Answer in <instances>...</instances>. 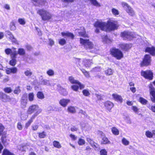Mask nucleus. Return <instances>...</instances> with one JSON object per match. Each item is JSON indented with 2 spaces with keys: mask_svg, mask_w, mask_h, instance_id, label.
Instances as JSON below:
<instances>
[{
  "mask_svg": "<svg viewBox=\"0 0 155 155\" xmlns=\"http://www.w3.org/2000/svg\"><path fill=\"white\" fill-rule=\"evenodd\" d=\"M111 131L113 134L115 135H117L119 134V131L116 127H113L111 129Z\"/></svg>",
  "mask_w": 155,
  "mask_h": 155,
  "instance_id": "29",
  "label": "nucleus"
},
{
  "mask_svg": "<svg viewBox=\"0 0 155 155\" xmlns=\"http://www.w3.org/2000/svg\"><path fill=\"white\" fill-rule=\"evenodd\" d=\"M83 63L84 65L86 67H89L92 64L91 60L84 59L83 61Z\"/></svg>",
  "mask_w": 155,
  "mask_h": 155,
  "instance_id": "25",
  "label": "nucleus"
},
{
  "mask_svg": "<svg viewBox=\"0 0 155 155\" xmlns=\"http://www.w3.org/2000/svg\"><path fill=\"white\" fill-rule=\"evenodd\" d=\"M80 44L87 50L92 49L94 47L93 44L89 41V39H85L80 38Z\"/></svg>",
  "mask_w": 155,
  "mask_h": 155,
  "instance_id": "6",
  "label": "nucleus"
},
{
  "mask_svg": "<svg viewBox=\"0 0 155 155\" xmlns=\"http://www.w3.org/2000/svg\"><path fill=\"white\" fill-rule=\"evenodd\" d=\"M59 92L61 94L64 96L67 95L68 94V92L66 90L63 88H62V89L60 90Z\"/></svg>",
  "mask_w": 155,
  "mask_h": 155,
  "instance_id": "31",
  "label": "nucleus"
},
{
  "mask_svg": "<svg viewBox=\"0 0 155 155\" xmlns=\"http://www.w3.org/2000/svg\"><path fill=\"white\" fill-rule=\"evenodd\" d=\"M27 94H24L23 95L21 100V105L25 107L27 102Z\"/></svg>",
  "mask_w": 155,
  "mask_h": 155,
  "instance_id": "19",
  "label": "nucleus"
},
{
  "mask_svg": "<svg viewBox=\"0 0 155 155\" xmlns=\"http://www.w3.org/2000/svg\"><path fill=\"white\" fill-rule=\"evenodd\" d=\"M20 55H24L25 54V51L22 48H19L18 50L17 54Z\"/></svg>",
  "mask_w": 155,
  "mask_h": 155,
  "instance_id": "33",
  "label": "nucleus"
},
{
  "mask_svg": "<svg viewBox=\"0 0 155 155\" xmlns=\"http://www.w3.org/2000/svg\"><path fill=\"white\" fill-rule=\"evenodd\" d=\"M114 99L116 101H119L120 102L122 101V98L121 96L117 94H114L112 95Z\"/></svg>",
  "mask_w": 155,
  "mask_h": 155,
  "instance_id": "22",
  "label": "nucleus"
},
{
  "mask_svg": "<svg viewBox=\"0 0 155 155\" xmlns=\"http://www.w3.org/2000/svg\"><path fill=\"white\" fill-rule=\"evenodd\" d=\"M36 116L37 115L36 114L32 115L30 119L28 120V122L31 124Z\"/></svg>",
  "mask_w": 155,
  "mask_h": 155,
  "instance_id": "57",
  "label": "nucleus"
},
{
  "mask_svg": "<svg viewBox=\"0 0 155 155\" xmlns=\"http://www.w3.org/2000/svg\"><path fill=\"white\" fill-rule=\"evenodd\" d=\"M17 128L19 130H21L22 129V123L21 122H18L17 124Z\"/></svg>",
  "mask_w": 155,
  "mask_h": 155,
  "instance_id": "60",
  "label": "nucleus"
},
{
  "mask_svg": "<svg viewBox=\"0 0 155 155\" xmlns=\"http://www.w3.org/2000/svg\"><path fill=\"white\" fill-rule=\"evenodd\" d=\"M121 5L129 15L131 16L135 15V13L134 11L127 3L125 2H122Z\"/></svg>",
  "mask_w": 155,
  "mask_h": 155,
  "instance_id": "7",
  "label": "nucleus"
},
{
  "mask_svg": "<svg viewBox=\"0 0 155 155\" xmlns=\"http://www.w3.org/2000/svg\"><path fill=\"white\" fill-rule=\"evenodd\" d=\"M67 110L68 112L71 113H75L76 112L75 107L72 106H69Z\"/></svg>",
  "mask_w": 155,
  "mask_h": 155,
  "instance_id": "26",
  "label": "nucleus"
},
{
  "mask_svg": "<svg viewBox=\"0 0 155 155\" xmlns=\"http://www.w3.org/2000/svg\"><path fill=\"white\" fill-rule=\"evenodd\" d=\"M34 2L37 3L40 5H42L45 4V1L43 0L42 1L40 2H39V0H32Z\"/></svg>",
  "mask_w": 155,
  "mask_h": 155,
  "instance_id": "55",
  "label": "nucleus"
},
{
  "mask_svg": "<svg viewBox=\"0 0 155 155\" xmlns=\"http://www.w3.org/2000/svg\"><path fill=\"white\" fill-rule=\"evenodd\" d=\"M141 73V75L146 79L152 80L153 78V74L150 70L146 71H142Z\"/></svg>",
  "mask_w": 155,
  "mask_h": 155,
  "instance_id": "10",
  "label": "nucleus"
},
{
  "mask_svg": "<svg viewBox=\"0 0 155 155\" xmlns=\"http://www.w3.org/2000/svg\"><path fill=\"white\" fill-rule=\"evenodd\" d=\"M68 80L72 84H76L79 85L80 89H82L84 88V85L81 84L78 81L75 79L72 76H70L68 77Z\"/></svg>",
  "mask_w": 155,
  "mask_h": 155,
  "instance_id": "12",
  "label": "nucleus"
},
{
  "mask_svg": "<svg viewBox=\"0 0 155 155\" xmlns=\"http://www.w3.org/2000/svg\"><path fill=\"white\" fill-rule=\"evenodd\" d=\"M36 116L37 115L36 114L32 115L30 119L28 120V122L31 124Z\"/></svg>",
  "mask_w": 155,
  "mask_h": 155,
  "instance_id": "58",
  "label": "nucleus"
},
{
  "mask_svg": "<svg viewBox=\"0 0 155 155\" xmlns=\"http://www.w3.org/2000/svg\"><path fill=\"white\" fill-rule=\"evenodd\" d=\"M146 52L149 53L153 56H155V47L152 46L151 47H147L145 49Z\"/></svg>",
  "mask_w": 155,
  "mask_h": 155,
  "instance_id": "17",
  "label": "nucleus"
},
{
  "mask_svg": "<svg viewBox=\"0 0 155 155\" xmlns=\"http://www.w3.org/2000/svg\"><path fill=\"white\" fill-rule=\"evenodd\" d=\"M87 141L93 147H94L96 148L97 147V144L95 143L93 140H92L91 139L89 138H87Z\"/></svg>",
  "mask_w": 155,
  "mask_h": 155,
  "instance_id": "27",
  "label": "nucleus"
},
{
  "mask_svg": "<svg viewBox=\"0 0 155 155\" xmlns=\"http://www.w3.org/2000/svg\"><path fill=\"white\" fill-rule=\"evenodd\" d=\"M94 26L97 28H100L102 30L110 31L117 29L119 25L117 21L111 18L108 20L107 23L97 21L95 23Z\"/></svg>",
  "mask_w": 155,
  "mask_h": 155,
  "instance_id": "1",
  "label": "nucleus"
},
{
  "mask_svg": "<svg viewBox=\"0 0 155 155\" xmlns=\"http://www.w3.org/2000/svg\"><path fill=\"white\" fill-rule=\"evenodd\" d=\"M81 29L82 30V31H79L78 32L79 36H82L84 38L88 37V35L86 34L85 29L84 27L81 28Z\"/></svg>",
  "mask_w": 155,
  "mask_h": 155,
  "instance_id": "24",
  "label": "nucleus"
},
{
  "mask_svg": "<svg viewBox=\"0 0 155 155\" xmlns=\"http://www.w3.org/2000/svg\"><path fill=\"white\" fill-rule=\"evenodd\" d=\"M147 106L152 111L155 112V105H151L150 104H148Z\"/></svg>",
  "mask_w": 155,
  "mask_h": 155,
  "instance_id": "38",
  "label": "nucleus"
},
{
  "mask_svg": "<svg viewBox=\"0 0 155 155\" xmlns=\"http://www.w3.org/2000/svg\"><path fill=\"white\" fill-rule=\"evenodd\" d=\"M40 83L41 85L50 86H54L55 84L54 83L51 84L49 81L46 79L42 80L40 82Z\"/></svg>",
  "mask_w": 155,
  "mask_h": 155,
  "instance_id": "21",
  "label": "nucleus"
},
{
  "mask_svg": "<svg viewBox=\"0 0 155 155\" xmlns=\"http://www.w3.org/2000/svg\"><path fill=\"white\" fill-rule=\"evenodd\" d=\"M18 21L20 24L21 25H24L25 24L26 21L24 18H20L18 19Z\"/></svg>",
  "mask_w": 155,
  "mask_h": 155,
  "instance_id": "42",
  "label": "nucleus"
},
{
  "mask_svg": "<svg viewBox=\"0 0 155 155\" xmlns=\"http://www.w3.org/2000/svg\"><path fill=\"white\" fill-rule=\"evenodd\" d=\"M111 12L113 15L115 16H117L119 14V12L118 10L115 8H112Z\"/></svg>",
  "mask_w": 155,
  "mask_h": 155,
  "instance_id": "35",
  "label": "nucleus"
},
{
  "mask_svg": "<svg viewBox=\"0 0 155 155\" xmlns=\"http://www.w3.org/2000/svg\"><path fill=\"white\" fill-rule=\"evenodd\" d=\"M120 48L123 50L127 51L132 47L131 44H121L120 45Z\"/></svg>",
  "mask_w": 155,
  "mask_h": 155,
  "instance_id": "15",
  "label": "nucleus"
},
{
  "mask_svg": "<svg viewBox=\"0 0 155 155\" xmlns=\"http://www.w3.org/2000/svg\"><path fill=\"white\" fill-rule=\"evenodd\" d=\"M61 34L63 36H66L72 39H73L74 37L73 33L68 31L62 32Z\"/></svg>",
  "mask_w": 155,
  "mask_h": 155,
  "instance_id": "20",
  "label": "nucleus"
},
{
  "mask_svg": "<svg viewBox=\"0 0 155 155\" xmlns=\"http://www.w3.org/2000/svg\"><path fill=\"white\" fill-rule=\"evenodd\" d=\"M145 135L147 137L150 138H152L153 137V133L149 131H147L146 132Z\"/></svg>",
  "mask_w": 155,
  "mask_h": 155,
  "instance_id": "46",
  "label": "nucleus"
},
{
  "mask_svg": "<svg viewBox=\"0 0 155 155\" xmlns=\"http://www.w3.org/2000/svg\"><path fill=\"white\" fill-rule=\"evenodd\" d=\"M69 99H62L59 101V104L64 107H66L68 104L70 102Z\"/></svg>",
  "mask_w": 155,
  "mask_h": 155,
  "instance_id": "18",
  "label": "nucleus"
},
{
  "mask_svg": "<svg viewBox=\"0 0 155 155\" xmlns=\"http://www.w3.org/2000/svg\"><path fill=\"white\" fill-rule=\"evenodd\" d=\"M6 73L7 74H9L11 73V68H8L6 69Z\"/></svg>",
  "mask_w": 155,
  "mask_h": 155,
  "instance_id": "64",
  "label": "nucleus"
},
{
  "mask_svg": "<svg viewBox=\"0 0 155 155\" xmlns=\"http://www.w3.org/2000/svg\"><path fill=\"white\" fill-rule=\"evenodd\" d=\"M139 101L142 104L145 105L147 103V101L144 98L140 97L139 99Z\"/></svg>",
  "mask_w": 155,
  "mask_h": 155,
  "instance_id": "44",
  "label": "nucleus"
},
{
  "mask_svg": "<svg viewBox=\"0 0 155 155\" xmlns=\"http://www.w3.org/2000/svg\"><path fill=\"white\" fill-rule=\"evenodd\" d=\"M4 129V127L2 124L0 123V136L2 134L1 141L4 145L6 146L8 144V143L7 141L6 135L5 134H2Z\"/></svg>",
  "mask_w": 155,
  "mask_h": 155,
  "instance_id": "9",
  "label": "nucleus"
},
{
  "mask_svg": "<svg viewBox=\"0 0 155 155\" xmlns=\"http://www.w3.org/2000/svg\"><path fill=\"white\" fill-rule=\"evenodd\" d=\"M12 60L9 61V64L12 66H15L16 64V61L15 58H11Z\"/></svg>",
  "mask_w": 155,
  "mask_h": 155,
  "instance_id": "34",
  "label": "nucleus"
},
{
  "mask_svg": "<svg viewBox=\"0 0 155 155\" xmlns=\"http://www.w3.org/2000/svg\"><path fill=\"white\" fill-rule=\"evenodd\" d=\"M90 2L94 5L96 7H100L101 5L96 0H90Z\"/></svg>",
  "mask_w": 155,
  "mask_h": 155,
  "instance_id": "32",
  "label": "nucleus"
},
{
  "mask_svg": "<svg viewBox=\"0 0 155 155\" xmlns=\"http://www.w3.org/2000/svg\"><path fill=\"white\" fill-rule=\"evenodd\" d=\"M110 51L111 55L117 60H120L123 57V53L118 49L113 48L110 49Z\"/></svg>",
  "mask_w": 155,
  "mask_h": 155,
  "instance_id": "4",
  "label": "nucleus"
},
{
  "mask_svg": "<svg viewBox=\"0 0 155 155\" xmlns=\"http://www.w3.org/2000/svg\"><path fill=\"white\" fill-rule=\"evenodd\" d=\"M3 90L4 92L7 93H11L12 90L11 87H6L4 88Z\"/></svg>",
  "mask_w": 155,
  "mask_h": 155,
  "instance_id": "41",
  "label": "nucleus"
},
{
  "mask_svg": "<svg viewBox=\"0 0 155 155\" xmlns=\"http://www.w3.org/2000/svg\"><path fill=\"white\" fill-rule=\"evenodd\" d=\"M101 155H107V152L105 149L101 150L100 151Z\"/></svg>",
  "mask_w": 155,
  "mask_h": 155,
  "instance_id": "56",
  "label": "nucleus"
},
{
  "mask_svg": "<svg viewBox=\"0 0 155 155\" xmlns=\"http://www.w3.org/2000/svg\"><path fill=\"white\" fill-rule=\"evenodd\" d=\"M102 40L104 42L107 43L109 40L107 35H105L102 38Z\"/></svg>",
  "mask_w": 155,
  "mask_h": 155,
  "instance_id": "62",
  "label": "nucleus"
},
{
  "mask_svg": "<svg viewBox=\"0 0 155 155\" xmlns=\"http://www.w3.org/2000/svg\"><path fill=\"white\" fill-rule=\"evenodd\" d=\"M46 135L45 133L44 132H43L39 133V137L40 138H44L45 137Z\"/></svg>",
  "mask_w": 155,
  "mask_h": 155,
  "instance_id": "59",
  "label": "nucleus"
},
{
  "mask_svg": "<svg viewBox=\"0 0 155 155\" xmlns=\"http://www.w3.org/2000/svg\"><path fill=\"white\" fill-rule=\"evenodd\" d=\"M71 87L72 89L75 91H77L78 90L79 86L77 84L76 85H74L71 86Z\"/></svg>",
  "mask_w": 155,
  "mask_h": 155,
  "instance_id": "53",
  "label": "nucleus"
},
{
  "mask_svg": "<svg viewBox=\"0 0 155 155\" xmlns=\"http://www.w3.org/2000/svg\"><path fill=\"white\" fill-rule=\"evenodd\" d=\"M49 44L51 46L53 45L54 44V41L51 38H49Z\"/></svg>",
  "mask_w": 155,
  "mask_h": 155,
  "instance_id": "63",
  "label": "nucleus"
},
{
  "mask_svg": "<svg viewBox=\"0 0 155 155\" xmlns=\"http://www.w3.org/2000/svg\"><path fill=\"white\" fill-rule=\"evenodd\" d=\"M151 57L149 55L146 54L145 55L142 62L141 63V66H147L150 64Z\"/></svg>",
  "mask_w": 155,
  "mask_h": 155,
  "instance_id": "11",
  "label": "nucleus"
},
{
  "mask_svg": "<svg viewBox=\"0 0 155 155\" xmlns=\"http://www.w3.org/2000/svg\"><path fill=\"white\" fill-rule=\"evenodd\" d=\"M10 29L11 30L14 31L15 30L16 27L14 22H12L10 24Z\"/></svg>",
  "mask_w": 155,
  "mask_h": 155,
  "instance_id": "52",
  "label": "nucleus"
},
{
  "mask_svg": "<svg viewBox=\"0 0 155 155\" xmlns=\"http://www.w3.org/2000/svg\"><path fill=\"white\" fill-rule=\"evenodd\" d=\"M11 73L13 74L16 73L17 72L18 70L16 67H13L11 68Z\"/></svg>",
  "mask_w": 155,
  "mask_h": 155,
  "instance_id": "61",
  "label": "nucleus"
},
{
  "mask_svg": "<svg viewBox=\"0 0 155 155\" xmlns=\"http://www.w3.org/2000/svg\"><path fill=\"white\" fill-rule=\"evenodd\" d=\"M105 73L107 75H110L113 74V71L111 69L109 68L105 71Z\"/></svg>",
  "mask_w": 155,
  "mask_h": 155,
  "instance_id": "48",
  "label": "nucleus"
},
{
  "mask_svg": "<svg viewBox=\"0 0 155 155\" xmlns=\"http://www.w3.org/2000/svg\"><path fill=\"white\" fill-rule=\"evenodd\" d=\"M66 43V41L64 39L62 38L59 40V43L61 45H63Z\"/></svg>",
  "mask_w": 155,
  "mask_h": 155,
  "instance_id": "49",
  "label": "nucleus"
},
{
  "mask_svg": "<svg viewBox=\"0 0 155 155\" xmlns=\"http://www.w3.org/2000/svg\"><path fill=\"white\" fill-rule=\"evenodd\" d=\"M121 35L124 40H130L133 38H136L137 35L134 32L124 31L121 33Z\"/></svg>",
  "mask_w": 155,
  "mask_h": 155,
  "instance_id": "5",
  "label": "nucleus"
},
{
  "mask_svg": "<svg viewBox=\"0 0 155 155\" xmlns=\"http://www.w3.org/2000/svg\"><path fill=\"white\" fill-rule=\"evenodd\" d=\"M37 97L39 99H42L44 98V96L42 92L39 91L38 92L37 94Z\"/></svg>",
  "mask_w": 155,
  "mask_h": 155,
  "instance_id": "37",
  "label": "nucleus"
},
{
  "mask_svg": "<svg viewBox=\"0 0 155 155\" xmlns=\"http://www.w3.org/2000/svg\"><path fill=\"white\" fill-rule=\"evenodd\" d=\"M53 145L54 147L59 149L61 147V146L59 142L57 141H54L53 142Z\"/></svg>",
  "mask_w": 155,
  "mask_h": 155,
  "instance_id": "30",
  "label": "nucleus"
},
{
  "mask_svg": "<svg viewBox=\"0 0 155 155\" xmlns=\"http://www.w3.org/2000/svg\"><path fill=\"white\" fill-rule=\"evenodd\" d=\"M2 155H15L12 153H11L8 150L5 149L4 150Z\"/></svg>",
  "mask_w": 155,
  "mask_h": 155,
  "instance_id": "39",
  "label": "nucleus"
},
{
  "mask_svg": "<svg viewBox=\"0 0 155 155\" xmlns=\"http://www.w3.org/2000/svg\"><path fill=\"white\" fill-rule=\"evenodd\" d=\"M28 99L30 101H32L34 100V94L33 93H30L28 95Z\"/></svg>",
  "mask_w": 155,
  "mask_h": 155,
  "instance_id": "47",
  "label": "nucleus"
},
{
  "mask_svg": "<svg viewBox=\"0 0 155 155\" xmlns=\"http://www.w3.org/2000/svg\"><path fill=\"white\" fill-rule=\"evenodd\" d=\"M78 143L80 146H82L84 145L85 143V140L81 138H79L78 141Z\"/></svg>",
  "mask_w": 155,
  "mask_h": 155,
  "instance_id": "36",
  "label": "nucleus"
},
{
  "mask_svg": "<svg viewBox=\"0 0 155 155\" xmlns=\"http://www.w3.org/2000/svg\"><path fill=\"white\" fill-rule=\"evenodd\" d=\"M131 109L135 113L137 114H138L139 113V109L136 106H132Z\"/></svg>",
  "mask_w": 155,
  "mask_h": 155,
  "instance_id": "51",
  "label": "nucleus"
},
{
  "mask_svg": "<svg viewBox=\"0 0 155 155\" xmlns=\"http://www.w3.org/2000/svg\"><path fill=\"white\" fill-rule=\"evenodd\" d=\"M150 94L152 96L151 97L152 101L155 103V89L154 88H151Z\"/></svg>",
  "mask_w": 155,
  "mask_h": 155,
  "instance_id": "23",
  "label": "nucleus"
},
{
  "mask_svg": "<svg viewBox=\"0 0 155 155\" xmlns=\"http://www.w3.org/2000/svg\"><path fill=\"white\" fill-rule=\"evenodd\" d=\"M82 92L83 95L85 96L88 97L90 95L89 91L87 89L84 90Z\"/></svg>",
  "mask_w": 155,
  "mask_h": 155,
  "instance_id": "40",
  "label": "nucleus"
},
{
  "mask_svg": "<svg viewBox=\"0 0 155 155\" xmlns=\"http://www.w3.org/2000/svg\"><path fill=\"white\" fill-rule=\"evenodd\" d=\"M24 74L26 76L29 77L32 74V73L30 70H27L25 71Z\"/></svg>",
  "mask_w": 155,
  "mask_h": 155,
  "instance_id": "45",
  "label": "nucleus"
},
{
  "mask_svg": "<svg viewBox=\"0 0 155 155\" xmlns=\"http://www.w3.org/2000/svg\"><path fill=\"white\" fill-rule=\"evenodd\" d=\"M47 74L48 75L51 76H53L54 74V71L51 69H49L48 71H47Z\"/></svg>",
  "mask_w": 155,
  "mask_h": 155,
  "instance_id": "43",
  "label": "nucleus"
},
{
  "mask_svg": "<svg viewBox=\"0 0 155 155\" xmlns=\"http://www.w3.org/2000/svg\"><path fill=\"white\" fill-rule=\"evenodd\" d=\"M21 92V90L20 89V87L18 86L15 87V89L14 90V93L15 94H18Z\"/></svg>",
  "mask_w": 155,
  "mask_h": 155,
  "instance_id": "50",
  "label": "nucleus"
},
{
  "mask_svg": "<svg viewBox=\"0 0 155 155\" xmlns=\"http://www.w3.org/2000/svg\"><path fill=\"white\" fill-rule=\"evenodd\" d=\"M100 134L101 136L102 141L101 143L103 144H106L108 143H110V142L108 139L105 136L104 134L102 132H100Z\"/></svg>",
  "mask_w": 155,
  "mask_h": 155,
  "instance_id": "14",
  "label": "nucleus"
},
{
  "mask_svg": "<svg viewBox=\"0 0 155 155\" xmlns=\"http://www.w3.org/2000/svg\"><path fill=\"white\" fill-rule=\"evenodd\" d=\"M42 111L41 109L37 105L34 104L30 106L27 110L28 114H31L34 113L33 115L36 114L38 116Z\"/></svg>",
  "mask_w": 155,
  "mask_h": 155,
  "instance_id": "3",
  "label": "nucleus"
},
{
  "mask_svg": "<svg viewBox=\"0 0 155 155\" xmlns=\"http://www.w3.org/2000/svg\"><path fill=\"white\" fill-rule=\"evenodd\" d=\"M104 106L107 110L109 112L111 111V109L113 107L114 104L111 102L109 101H106L104 103Z\"/></svg>",
  "mask_w": 155,
  "mask_h": 155,
  "instance_id": "13",
  "label": "nucleus"
},
{
  "mask_svg": "<svg viewBox=\"0 0 155 155\" xmlns=\"http://www.w3.org/2000/svg\"><path fill=\"white\" fill-rule=\"evenodd\" d=\"M5 51L7 54L10 55L11 58H15L17 54L16 48L14 47H12V49L9 48H6L5 50Z\"/></svg>",
  "mask_w": 155,
  "mask_h": 155,
  "instance_id": "8",
  "label": "nucleus"
},
{
  "mask_svg": "<svg viewBox=\"0 0 155 155\" xmlns=\"http://www.w3.org/2000/svg\"><path fill=\"white\" fill-rule=\"evenodd\" d=\"M8 37L12 40L13 42L15 43L16 44L18 45L19 44L18 41L14 38V36L12 34L9 36H8Z\"/></svg>",
  "mask_w": 155,
  "mask_h": 155,
  "instance_id": "28",
  "label": "nucleus"
},
{
  "mask_svg": "<svg viewBox=\"0 0 155 155\" xmlns=\"http://www.w3.org/2000/svg\"><path fill=\"white\" fill-rule=\"evenodd\" d=\"M123 144L125 145H127L129 144V142L125 138H123L122 140Z\"/></svg>",
  "mask_w": 155,
  "mask_h": 155,
  "instance_id": "54",
  "label": "nucleus"
},
{
  "mask_svg": "<svg viewBox=\"0 0 155 155\" xmlns=\"http://www.w3.org/2000/svg\"><path fill=\"white\" fill-rule=\"evenodd\" d=\"M37 13L41 16L42 19L44 21L50 19L52 17V14L48 11L44 9L38 10Z\"/></svg>",
  "mask_w": 155,
  "mask_h": 155,
  "instance_id": "2",
  "label": "nucleus"
},
{
  "mask_svg": "<svg viewBox=\"0 0 155 155\" xmlns=\"http://www.w3.org/2000/svg\"><path fill=\"white\" fill-rule=\"evenodd\" d=\"M0 97L1 98L2 101L5 102L8 101L10 100L9 96L2 92H0Z\"/></svg>",
  "mask_w": 155,
  "mask_h": 155,
  "instance_id": "16",
  "label": "nucleus"
}]
</instances>
